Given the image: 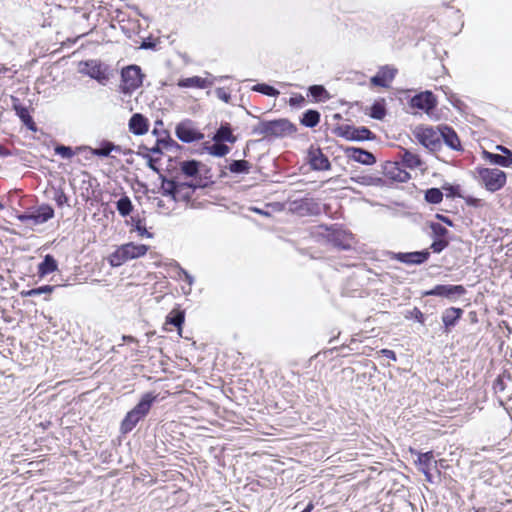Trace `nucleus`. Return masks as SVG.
I'll return each mask as SVG.
<instances>
[{
	"mask_svg": "<svg viewBox=\"0 0 512 512\" xmlns=\"http://www.w3.org/2000/svg\"><path fill=\"white\" fill-rule=\"evenodd\" d=\"M157 401V395L153 392L144 393L138 403L126 413L120 424V432L123 435L130 433L136 425L149 414L153 404Z\"/></svg>",
	"mask_w": 512,
	"mask_h": 512,
	"instance_id": "1",
	"label": "nucleus"
},
{
	"mask_svg": "<svg viewBox=\"0 0 512 512\" xmlns=\"http://www.w3.org/2000/svg\"><path fill=\"white\" fill-rule=\"evenodd\" d=\"M149 247L145 244L129 242L119 246L108 258L112 267H119L129 260L144 256Z\"/></svg>",
	"mask_w": 512,
	"mask_h": 512,
	"instance_id": "2",
	"label": "nucleus"
},
{
	"mask_svg": "<svg viewBox=\"0 0 512 512\" xmlns=\"http://www.w3.org/2000/svg\"><path fill=\"white\" fill-rule=\"evenodd\" d=\"M143 73L139 66L129 65L121 71V83L119 85V92L130 96L137 90L143 82Z\"/></svg>",
	"mask_w": 512,
	"mask_h": 512,
	"instance_id": "3",
	"label": "nucleus"
},
{
	"mask_svg": "<svg viewBox=\"0 0 512 512\" xmlns=\"http://www.w3.org/2000/svg\"><path fill=\"white\" fill-rule=\"evenodd\" d=\"M413 135L421 145L432 152L441 148L442 132L440 131V126H417L413 131Z\"/></svg>",
	"mask_w": 512,
	"mask_h": 512,
	"instance_id": "4",
	"label": "nucleus"
},
{
	"mask_svg": "<svg viewBox=\"0 0 512 512\" xmlns=\"http://www.w3.org/2000/svg\"><path fill=\"white\" fill-rule=\"evenodd\" d=\"M79 72L96 80L101 85H106L110 79L109 66L96 59L81 61Z\"/></svg>",
	"mask_w": 512,
	"mask_h": 512,
	"instance_id": "5",
	"label": "nucleus"
},
{
	"mask_svg": "<svg viewBox=\"0 0 512 512\" xmlns=\"http://www.w3.org/2000/svg\"><path fill=\"white\" fill-rule=\"evenodd\" d=\"M160 180L162 195L169 196L174 201H177V194H179L181 190L206 188L208 186V183L202 182V180L198 183L179 182L175 179H168L162 174H160Z\"/></svg>",
	"mask_w": 512,
	"mask_h": 512,
	"instance_id": "6",
	"label": "nucleus"
},
{
	"mask_svg": "<svg viewBox=\"0 0 512 512\" xmlns=\"http://www.w3.org/2000/svg\"><path fill=\"white\" fill-rule=\"evenodd\" d=\"M179 168L184 176L194 179L193 183H198L202 180V182L209 184L207 179L209 178L208 173L210 169L202 162L195 159L184 160L179 163Z\"/></svg>",
	"mask_w": 512,
	"mask_h": 512,
	"instance_id": "7",
	"label": "nucleus"
},
{
	"mask_svg": "<svg viewBox=\"0 0 512 512\" xmlns=\"http://www.w3.org/2000/svg\"><path fill=\"white\" fill-rule=\"evenodd\" d=\"M288 131V120L277 119L270 121H260L253 127L252 133L265 137H280Z\"/></svg>",
	"mask_w": 512,
	"mask_h": 512,
	"instance_id": "8",
	"label": "nucleus"
},
{
	"mask_svg": "<svg viewBox=\"0 0 512 512\" xmlns=\"http://www.w3.org/2000/svg\"><path fill=\"white\" fill-rule=\"evenodd\" d=\"M479 178L485 188L490 192L501 189L506 183V174L497 168H480Z\"/></svg>",
	"mask_w": 512,
	"mask_h": 512,
	"instance_id": "9",
	"label": "nucleus"
},
{
	"mask_svg": "<svg viewBox=\"0 0 512 512\" xmlns=\"http://www.w3.org/2000/svg\"><path fill=\"white\" fill-rule=\"evenodd\" d=\"M175 135L183 143H193L204 138V134L196 128L190 119L183 120L176 125Z\"/></svg>",
	"mask_w": 512,
	"mask_h": 512,
	"instance_id": "10",
	"label": "nucleus"
},
{
	"mask_svg": "<svg viewBox=\"0 0 512 512\" xmlns=\"http://www.w3.org/2000/svg\"><path fill=\"white\" fill-rule=\"evenodd\" d=\"M328 241L338 249L349 250L354 244L352 233L339 228L327 229Z\"/></svg>",
	"mask_w": 512,
	"mask_h": 512,
	"instance_id": "11",
	"label": "nucleus"
},
{
	"mask_svg": "<svg viewBox=\"0 0 512 512\" xmlns=\"http://www.w3.org/2000/svg\"><path fill=\"white\" fill-rule=\"evenodd\" d=\"M290 213L298 216L315 215L319 213V206L310 198L290 199Z\"/></svg>",
	"mask_w": 512,
	"mask_h": 512,
	"instance_id": "12",
	"label": "nucleus"
},
{
	"mask_svg": "<svg viewBox=\"0 0 512 512\" xmlns=\"http://www.w3.org/2000/svg\"><path fill=\"white\" fill-rule=\"evenodd\" d=\"M339 135L351 141H363L373 138L372 132L366 127L343 125L338 128Z\"/></svg>",
	"mask_w": 512,
	"mask_h": 512,
	"instance_id": "13",
	"label": "nucleus"
},
{
	"mask_svg": "<svg viewBox=\"0 0 512 512\" xmlns=\"http://www.w3.org/2000/svg\"><path fill=\"white\" fill-rule=\"evenodd\" d=\"M12 109L15 111V114L19 117L21 122L27 129L31 131H36L37 126L33 120V117L30 115V112L26 106H24L19 98L12 96L11 97Z\"/></svg>",
	"mask_w": 512,
	"mask_h": 512,
	"instance_id": "14",
	"label": "nucleus"
},
{
	"mask_svg": "<svg viewBox=\"0 0 512 512\" xmlns=\"http://www.w3.org/2000/svg\"><path fill=\"white\" fill-rule=\"evenodd\" d=\"M411 106L429 113L436 107V98L430 91L421 92L411 99Z\"/></svg>",
	"mask_w": 512,
	"mask_h": 512,
	"instance_id": "15",
	"label": "nucleus"
},
{
	"mask_svg": "<svg viewBox=\"0 0 512 512\" xmlns=\"http://www.w3.org/2000/svg\"><path fill=\"white\" fill-rule=\"evenodd\" d=\"M466 290L462 285H436L433 289L427 291L425 295L441 296L452 298L453 296H461Z\"/></svg>",
	"mask_w": 512,
	"mask_h": 512,
	"instance_id": "16",
	"label": "nucleus"
},
{
	"mask_svg": "<svg viewBox=\"0 0 512 512\" xmlns=\"http://www.w3.org/2000/svg\"><path fill=\"white\" fill-rule=\"evenodd\" d=\"M345 154L349 159L363 165H373L376 162L375 156L362 148L348 147Z\"/></svg>",
	"mask_w": 512,
	"mask_h": 512,
	"instance_id": "17",
	"label": "nucleus"
},
{
	"mask_svg": "<svg viewBox=\"0 0 512 512\" xmlns=\"http://www.w3.org/2000/svg\"><path fill=\"white\" fill-rule=\"evenodd\" d=\"M428 251H415L407 253H394L392 259L405 264H422L429 258Z\"/></svg>",
	"mask_w": 512,
	"mask_h": 512,
	"instance_id": "18",
	"label": "nucleus"
},
{
	"mask_svg": "<svg viewBox=\"0 0 512 512\" xmlns=\"http://www.w3.org/2000/svg\"><path fill=\"white\" fill-rule=\"evenodd\" d=\"M128 127L132 134L144 135L149 129V121L143 114L135 113L129 119Z\"/></svg>",
	"mask_w": 512,
	"mask_h": 512,
	"instance_id": "19",
	"label": "nucleus"
},
{
	"mask_svg": "<svg viewBox=\"0 0 512 512\" xmlns=\"http://www.w3.org/2000/svg\"><path fill=\"white\" fill-rule=\"evenodd\" d=\"M111 141L109 140H102L100 145L96 148H92L90 146H78L77 151H87L89 155H86L85 158L89 160L91 156H97L100 158H106V157H112L111 156Z\"/></svg>",
	"mask_w": 512,
	"mask_h": 512,
	"instance_id": "20",
	"label": "nucleus"
},
{
	"mask_svg": "<svg viewBox=\"0 0 512 512\" xmlns=\"http://www.w3.org/2000/svg\"><path fill=\"white\" fill-rule=\"evenodd\" d=\"M55 215L53 207L49 204H42L31 211L32 225H41L52 219Z\"/></svg>",
	"mask_w": 512,
	"mask_h": 512,
	"instance_id": "21",
	"label": "nucleus"
},
{
	"mask_svg": "<svg viewBox=\"0 0 512 512\" xmlns=\"http://www.w3.org/2000/svg\"><path fill=\"white\" fill-rule=\"evenodd\" d=\"M184 322L185 311L180 309L179 307L173 308L165 318L164 329L168 331V325L174 326L175 328H177L178 334L181 335L182 326Z\"/></svg>",
	"mask_w": 512,
	"mask_h": 512,
	"instance_id": "22",
	"label": "nucleus"
},
{
	"mask_svg": "<svg viewBox=\"0 0 512 512\" xmlns=\"http://www.w3.org/2000/svg\"><path fill=\"white\" fill-rule=\"evenodd\" d=\"M212 140L214 142H228L233 144L237 141V137L233 134V128L229 122H221Z\"/></svg>",
	"mask_w": 512,
	"mask_h": 512,
	"instance_id": "23",
	"label": "nucleus"
},
{
	"mask_svg": "<svg viewBox=\"0 0 512 512\" xmlns=\"http://www.w3.org/2000/svg\"><path fill=\"white\" fill-rule=\"evenodd\" d=\"M397 70L388 66L382 67L378 73L371 78V83L375 86L388 87L394 79Z\"/></svg>",
	"mask_w": 512,
	"mask_h": 512,
	"instance_id": "24",
	"label": "nucleus"
},
{
	"mask_svg": "<svg viewBox=\"0 0 512 512\" xmlns=\"http://www.w3.org/2000/svg\"><path fill=\"white\" fill-rule=\"evenodd\" d=\"M440 131L442 132L441 143L444 142L448 147L453 150H460L461 143L456 134V132L449 126L443 125L440 126Z\"/></svg>",
	"mask_w": 512,
	"mask_h": 512,
	"instance_id": "25",
	"label": "nucleus"
},
{
	"mask_svg": "<svg viewBox=\"0 0 512 512\" xmlns=\"http://www.w3.org/2000/svg\"><path fill=\"white\" fill-rule=\"evenodd\" d=\"M416 463L418 464L419 469L425 474L427 480L431 481L429 471L433 466H436V460L434 459L433 452L428 451L426 453H419Z\"/></svg>",
	"mask_w": 512,
	"mask_h": 512,
	"instance_id": "26",
	"label": "nucleus"
},
{
	"mask_svg": "<svg viewBox=\"0 0 512 512\" xmlns=\"http://www.w3.org/2000/svg\"><path fill=\"white\" fill-rule=\"evenodd\" d=\"M213 81L207 78H202L200 76H192L188 78L180 79L178 82V86L182 88H199L205 89L207 87L212 86Z\"/></svg>",
	"mask_w": 512,
	"mask_h": 512,
	"instance_id": "27",
	"label": "nucleus"
},
{
	"mask_svg": "<svg viewBox=\"0 0 512 512\" xmlns=\"http://www.w3.org/2000/svg\"><path fill=\"white\" fill-rule=\"evenodd\" d=\"M58 269V263L53 255L47 254L43 260L38 264L37 273L39 277H45L48 274L55 272Z\"/></svg>",
	"mask_w": 512,
	"mask_h": 512,
	"instance_id": "28",
	"label": "nucleus"
},
{
	"mask_svg": "<svg viewBox=\"0 0 512 512\" xmlns=\"http://www.w3.org/2000/svg\"><path fill=\"white\" fill-rule=\"evenodd\" d=\"M463 314V310L461 308L450 307L446 309L442 314V321L446 328V331H449L451 327H454L457 321L461 318Z\"/></svg>",
	"mask_w": 512,
	"mask_h": 512,
	"instance_id": "29",
	"label": "nucleus"
},
{
	"mask_svg": "<svg viewBox=\"0 0 512 512\" xmlns=\"http://www.w3.org/2000/svg\"><path fill=\"white\" fill-rule=\"evenodd\" d=\"M310 163L315 170H329L331 167L328 158L320 150L310 153Z\"/></svg>",
	"mask_w": 512,
	"mask_h": 512,
	"instance_id": "30",
	"label": "nucleus"
},
{
	"mask_svg": "<svg viewBox=\"0 0 512 512\" xmlns=\"http://www.w3.org/2000/svg\"><path fill=\"white\" fill-rule=\"evenodd\" d=\"M203 149L215 157H224L230 152V147L227 146L224 142H214L213 144L205 142Z\"/></svg>",
	"mask_w": 512,
	"mask_h": 512,
	"instance_id": "31",
	"label": "nucleus"
},
{
	"mask_svg": "<svg viewBox=\"0 0 512 512\" xmlns=\"http://www.w3.org/2000/svg\"><path fill=\"white\" fill-rule=\"evenodd\" d=\"M400 154L401 160L407 168L414 169L422 165V160L419 155L411 150L401 149Z\"/></svg>",
	"mask_w": 512,
	"mask_h": 512,
	"instance_id": "32",
	"label": "nucleus"
},
{
	"mask_svg": "<svg viewBox=\"0 0 512 512\" xmlns=\"http://www.w3.org/2000/svg\"><path fill=\"white\" fill-rule=\"evenodd\" d=\"M484 156L485 159L489 160L491 163L502 167H509L512 164V153H509V155H501L485 151Z\"/></svg>",
	"mask_w": 512,
	"mask_h": 512,
	"instance_id": "33",
	"label": "nucleus"
},
{
	"mask_svg": "<svg viewBox=\"0 0 512 512\" xmlns=\"http://www.w3.org/2000/svg\"><path fill=\"white\" fill-rule=\"evenodd\" d=\"M320 122V113L317 110H306L300 118V123L309 128H313Z\"/></svg>",
	"mask_w": 512,
	"mask_h": 512,
	"instance_id": "34",
	"label": "nucleus"
},
{
	"mask_svg": "<svg viewBox=\"0 0 512 512\" xmlns=\"http://www.w3.org/2000/svg\"><path fill=\"white\" fill-rule=\"evenodd\" d=\"M116 209L122 217H126L133 211V204L127 195H122L116 202Z\"/></svg>",
	"mask_w": 512,
	"mask_h": 512,
	"instance_id": "35",
	"label": "nucleus"
},
{
	"mask_svg": "<svg viewBox=\"0 0 512 512\" xmlns=\"http://www.w3.org/2000/svg\"><path fill=\"white\" fill-rule=\"evenodd\" d=\"M250 163L247 160H232L228 165V170L233 174H247L250 170Z\"/></svg>",
	"mask_w": 512,
	"mask_h": 512,
	"instance_id": "36",
	"label": "nucleus"
},
{
	"mask_svg": "<svg viewBox=\"0 0 512 512\" xmlns=\"http://www.w3.org/2000/svg\"><path fill=\"white\" fill-rule=\"evenodd\" d=\"M308 91L316 102H325L330 99V94L322 85H312Z\"/></svg>",
	"mask_w": 512,
	"mask_h": 512,
	"instance_id": "37",
	"label": "nucleus"
},
{
	"mask_svg": "<svg viewBox=\"0 0 512 512\" xmlns=\"http://www.w3.org/2000/svg\"><path fill=\"white\" fill-rule=\"evenodd\" d=\"M131 225L133 226V230L137 231L138 235L141 237L152 238L153 234L150 233L146 226L143 224V220L139 217H131Z\"/></svg>",
	"mask_w": 512,
	"mask_h": 512,
	"instance_id": "38",
	"label": "nucleus"
},
{
	"mask_svg": "<svg viewBox=\"0 0 512 512\" xmlns=\"http://www.w3.org/2000/svg\"><path fill=\"white\" fill-rule=\"evenodd\" d=\"M252 91L259 92L263 95L274 97L279 94L278 90L266 83H258L252 87Z\"/></svg>",
	"mask_w": 512,
	"mask_h": 512,
	"instance_id": "39",
	"label": "nucleus"
},
{
	"mask_svg": "<svg viewBox=\"0 0 512 512\" xmlns=\"http://www.w3.org/2000/svg\"><path fill=\"white\" fill-rule=\"evenodd\" d=\"M54 152L64 159H71L76 153H79L77 149L74 151L71 146H66L63 144H57L54 147Z\"/></svg>",
	"mask_w": 512,
	"mask_h": 512,
	"instance_id": "40",
	"label": "nucleus"
},
{
	"mask_svg": "<svg viewBox=\"0 0 512 512\" xmlns=\"http://www.w3.org/2000/svg\"><path fill=\"white\" fill-rule=\"evenodd\" d=\"M443 199V193L438 188H430L425 193V200L431 204H438Z\"/></svg>",
	"mask_w": 512,
	"mask_h": 512,
	"instance_id": "41",
	"label": "nucleus"
},
{
	"mask_svg": "<svg viewBox=\"0 0 512 512\" xmlns=\"http://www.w3.org/2000/svg\"><path fill=\"white\" fill-rule=\"evenodd\" d=\"M137 155L147 160V166L155 173L161 174L160 169L157 166L159 162V158L151 157L148 153H142L141 151H137Z\"/></svg>",
	"mask_w": 512,
	"mask_h": 512,
	"instance_id": "42",
	"label": "nucleus"
},
{
	"mask_svg": "<svg viewBox=\"0 0 512 512\" xmlns=\"http://www.w3.org/2000/svg\"><path fill=\"white\" fill-rule=\"evenodd\" d=\"M159 143L162 144V147L166 150L172 151V150H179L181 149V145H179L174 139H172L169 135H167L164 138L159 139Z\"/></svg>",
	"mask_w": 512,
	"mask_h": 512,
	"instance_id": "43",
	"label": "nucleus"
},
{
	"mask_svg": "<svg viewBox=\"0 0 512 512\" xmlns=\"http://www.w3.org/2000/svg\"><path fill=\"white\" fill-rule=\"evenodd\" d=\"M430 228L435 237L442 239L448 233V230L439 223H431Z\"/></svg>",
	"mask_w": 512,
	"mask_h": 512,
	"instance_id": "44",
	"label": "nucleus"
},
{
	"mask_svg": "<svg viewBox=\"0 0 512 512\" xmlns=\"http://www.w3.org/2000/svg\"><path fill=\"white\" fill-rule=\"evenodd\" d=\"M448 246V241L445 239H437L431 244V249L434 253H440Z\"/></svg>",
	"mask_w": 512,
	"mask_h": 512,
	"instance_id": "45",
	"label": "nucleus"
},
{
	"mask_svg": "<svg viewBox=\"0 0 512 512\" xmlns=\"http://www.w3.org/2000/svg\"><path fill=\"white\" fill-rule=\"evenodd\" d=\"M371 116L374 119H382L385 116V109L380 104H374L371 108Z\"/></svg>",
	"mask_w": 512,
	"mask_h": 512,
	"instance_id": "46",
	"label": "nucleus"
},
{
	"mask_svg": "<svg viewBox=\"0 0 512 512\" xmlns=\"http://www.w3.org/2000/svg\"><path fill=\"white\" fill-rule=\"evenodd\" d=\"M197 189H185V190H181L179 192V194H177V201L178 200H182L186 203L190 202L191 201V198H192V195L193 193L196 191Z\"/></svg>",
	"mask_w": 512,
	"mask_h": 512,
	"instance_id": "47",
	"label": "nucleus"
},
{
	"mask_svg": "<svg viewBox=\"0 0 512 512\" xmlns=\"http://www.w3.org/2000/svg\"><path fill=\"white\" fill-rule=\"evenodd\" d=\"M54 200L58 207H63L68 202V197L63 190H58L55 193Z\"/></svg>",
	"mask_w": 512,
	"mask_h": 512,
	"instance_id": "48",
	"label": "nucleus"
},
{
	"mask_svg": "<svg viewBox=\"0 0 512 512\" xmlns=\"http://www.w3.org/2000/svg\"><path fill=\"white\" fill-rule=\"evenodd\" d=\"M139 149H146V152L149 154V153H152V154H162L163 151V147H162V144L159 143V139L156 140V143L153 147L151 148H148L147 146L145 145H140L139 146Z\"/></svg>",
	"mask_w": 512,
	"mask_h": 512,
	"instance_id": "49",
	"label": "nucleus"
},
{
	"mask_svg": "<svg viewBox=\"0 0 512 512\" xmlns=\"http://www.w3.org/2000/svg\"><path fill=\"white\" fill-rule=\"evenodd\" d=\"M216 96L225 103H229L231 95L225 88L219 87L215 90Z\"/></svg>",
	"mask_w": 512,
	"mask_h": 512,
	"instance_id": "50",
	"label": "nucleus"
},
{
	"mask_svg": "<svg viewBox=\"0 0 512 512\" xmlns=\"http://www.w3.org/2000/svg\"><path fill=\"white\" fill-rule=\"evenodd\" d=\"M177 268L179 269V275L184 276L185 281L189 286H192L194 283V277L186 271L184 268H182L178 263L175 264Z\"/></svg>",
	"mask_w": 512,
	"mask_h": 512,
	"instance_id": "51",
	"label": "nucleus"
},
{
	"mask_svg": "<svg viewBox=\"0 0 512 512\" xmlns=\"http://www.w3.org/2000/svg\"><path fill=\"white\" fill-rule=\"evenodd\" d=\"M16 217L22 223H31L32 224L31 211L22 212V213L18 214Z\"/></svg>",
	"mask_w": 512,
	"mask_h": 512,
	"instance_id": "52",
	"label": "nucleus"
},
{
	"mask_svg": "<svg viewBox=\"0 0 512 512\" xmlns=\"http://www.w3.org/2000/svg\"><path fill=\"white\" fill-rule=\"evenodd\" d=\"M305 103V98L300 94H294L290 96V106L302 105Z\"/></svg>",
	"mask_w": 512,
	"mask_h": 512,
	"instance_id": "53",
	"label": "nucleus"
},
{
	"mask_svg": "<svg viewBox=\"0 0 512 512\" xmlns=\"http://www.w3.org/2000/svg\"><path fill=\"white\" fill-rule=\"evenodd\" d=\"M156 46L155 41L151 38H146L142 41L140 48L141 49H153Z\"/></svg>",
	"mask_w": 512,
	"mask_h": 512,
	"instance_id": "54",
	"label": "nucleus"
},
{
	"mask_svg": "<svg viewBox=\"0 0 512 512\" xmlns=\"http://www.w3.org/2000/svg\"><path fill=\"white\" fill-rule=\"evenodd\" d=\"M57 286H53V285H43V286H40V287H37L38 291L42 294H50L53 292V290L56 288Z\"/></svg>",
	"mask_w": 512,
	"mask_h": 512,
	"instance_id": "55",
	"label": "nucleus"
},
{
	"mask_svg": "<svg viewBox=\"0 0 512 512\" xmlns=\"http://www.w3.org/2000/svg\"><path fill=\"white\" fill-rule=\"evenodd\" d=\"M381 353L383 356H385L386 358H388L390 360L396 361V359H397L395 352L392 350L383 349V350H381Z\"/></svg>",
	"mask_w": 512,
	"mask_h": 512,
	"instance_id": "56",
	"label": "nucleus"
},
{
	"mask_svg": "<svg viewBox=\"0 0 512 512\" xmlns=\"http://www.w3.org/2000/svg\"><path fill=\"white\" fill-rule=\"evenodd\" d=\"M351 180H353V181H355V182H357V183H359V184H364V185H366V184H369V180H370V178H369V177H366V176L357 177V178H355V177H351Z\"/></svg>",
	"mask_w": 512,
	"mask_h": 512,
	"instance_id": "57",
	"label": "nucleus"
},
{
	"mask_svg": "<svg viewBox=\"0 0 512 512\" xmlns=\"http://www.w3.org/2000/svg\"><path fill=\"white\" fill-rule=\"evenodd\" d=\"M11 151L6 148L4 145L0 144V157H8L11 156Z\"/></svg>",
	"mask_w": 512,
	"mask_h": 512,
	"instance_id": "58",
	"label": "nucleus"
},
{
	"mask_svg": "<svg viewBox=\"0 0 512 512\" xmlns=\"http://www.w3.org/2000/svg\"><path fill=\"white\" fill-rule=\"evenodd\" d=\"M122 340L128 343H137V339L131 335H123Z\"/></svg>",
	"mask_w": 512,
	"mask_h": 512,
	"instance_id": "59",
	"label": "nucleus"
},
{
	"mask_svg": "<svg viewBox=\"0 0 512 512\" xmlns=\"http://www.w3.org/2000/svg\"><path fill=\"white\" fill-rule=\"evenodd\" d=\"M399 181L404 182L409 178V174L407 172H400L399 175L394 176Z\"/></svg>",
	"mask_w": 512,
	"mask_h": 512,
	"instance_id": "60",
	"label": "nucleus"
},
{
	"mask_svg": "<svg viewBox=\"0 0 512 512\" xmlns=\"http://www.w3.org/2000/svg\"><path fill=\"white\" fill-rule=\"evenodd\" d=\"M465 201H466V203H467L468 205H472V206H477V205H478V202H479V200H478V199L473 198V197H467V198L465 199Z\"/></svg>",
	"mask_w": 512,
	"mask_h": 512,
	"instance_id": "61",
	"label": "nucleus"
},
{
	"mask_svg": "<svg viewBox=\"0 0 512 512\" xmlns=\"http://www.w3.org/2000/svg\"><path fill=\"white\" fill-rule=\"evenodd\" d=\"M110 150H111V152L114 151V152L122 153L123 148L120 145H116L113 142H111Z\"/></svg>",
	"mask_w": 512,
	"mask_h": 512,
	"instance_id": "62",
	"label": "nucleus"
},
{
	"mask_svg": "<svg viewBox=\"0 0 512 512\" xmlns=\"http://www.w3.org/2000/svg\"><path fill=\"white\" fill-rule=\"evenodd\" d=\"M313 509V503L312 501H308L306 506L301 511H295V512H310Z\"/></svg>",
	"mask_w": 512,
	"mask_h": 512,
	"instance_id": "63",
	"label": "nucleus"
},
{
	"mask_svg": "<svg viewBox=\"0 0 512 512\" xmlns=\"http://www.w3.org/2000/svg\"><path fill=\"white\" fill-rule=\"evenodd\" d=\"M254 212L264 215V216H270V212L268 210L260 209V208H253Z\"/></svg>",
	"mask_w": 512,
	"mask_h": 512,
	"instance_id": "64",
	"label": "nucleus"
}]
</instances>
